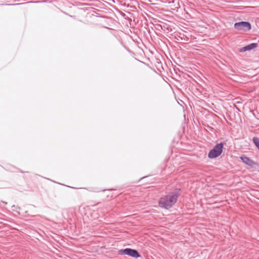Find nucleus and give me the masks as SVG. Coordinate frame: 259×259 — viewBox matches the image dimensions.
<instances>
[{
    "label": "nucleus",
    "instance_id": "obj_1",
    "mask_svg": "<svg viewBox=\"0 0 259 259\" xmlns=\"http://www.w3.org/2000/svg\"><path fill=\"white\" fill-rule=\"evenodd\" d=\"M179 190L169 193L161 197L158 201L159 206L165 209L171 208L176 203L180 195Z\"/></svg>",
    "mask_w": 259,
    "mask_h": 259
},
{
    "label": "nucleus",
    "instance_id": "obj_2",
    "mask_svg": "<svg viewBox=\"0 0 259 259\" xmlns=\"http://www.w3.org/2000/svg\"><path fill=\"white\" fill-rule=\"evenodd\" d=\"M224 144L222 143L217 144L209 151L208 157L210 159L215 158L221 155L223 152Z\"/></svg>",
    "mask_w": 259,
    "mask_h": 259
},
{
    "label": "nucleus",
    "instance_id": "obj_3",
    "mask_svg": "<svg viewBox=\"0 0 259 259\" xmlns=\"http://www.w3.org/2000/svg\"><path fill=\"white\" fill-rule=\"evenodd\" d=\"M119 253L120 254H126L135 258L140 256V254L137 250L129 248L119 250Z\"/></svg>",
    "mask_w": 259,
    "mask_h": 259
},
{
    "label": "nucleus",
    "instance_id": "obj_4",
    "mask_svg": "<svg viewBox=\"0 0 259 259\" xmlns=\"http://www.w3.org/2000/svg\"><path fill=\"white\" fill-rule=\"evenodd\" d=\"M234 28L238 30L248 31L251 29V24L248 22L241 21L235 23Z\"/></svg>",
    "mask_w": 259,
    "mask_h": 259
},
{
    "label": "nucleus",
    "instance_id": "obj_5",
    "mask_svg": "<svg viewBox=\"0 0 259 259\" xmlns=\"http://www.w3.org/2000/svg\"><path fill=\"white\" fill-rule=\"evenodd\" d=\"M240 159L242 161V162L245 163V164L250 166H253L254 165H256V163L250 159L249 157L243 156H241L240 157Z\"/></svg>",
    "mask_w": 259,
    "mask_h": 259
},
{
    "label": "nucleus",
    "instance_id": "obj_6",
    "mask_svg": "<svg viewBox=\"0 0 259 259\" xmlns=\"http://www.w3.org/2000/svg\"><path fill=\"white\" fill-rule=\"evenodd\" d=\"M257 47L256 43H251L247 46L239 49V51L240 52H244L247 51H250L252 49H255Z\"/></svg>",
    "mask_w": 259,
    "mask_h": 259
},
{
    "label": "nucleus",
    "instance_id": "obj_7",
    "mask_svg": "<svg viewBox=\"0 0 259 259\" xmlns=\"http://www.w3.org/2000/svg\"><path fill=\"white\" fill-rule=\"evenodd\" d=\"M252 141L255 146L259 150V138L257 137H253L252 139Z\"/></svg>",
    "mask_w": 259,
    "mask_h": 259
}]
</instances>
